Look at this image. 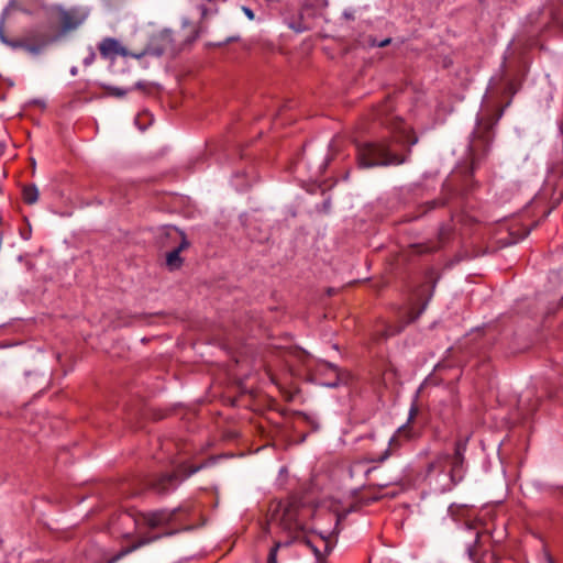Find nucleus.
<instances>
[{"instance_id": "nucleus-1", "label": "nucleus", "mask_w": 563, "mask_h": 563, "mask_svg": "<svg viewBox=\"0 0 563 563\" xmlns=\"http://www.w3.org/2000/svg\"><path fill=\"white\" fill-rule=\"evenodd\" d=\"M391 110L390 101L386 100L374 113V119L388 129V135L356 142V162L360 167L398 166L409 162L411 147L418 143V136L401 118L391 115Z\"/></svg>"}, {"instance_id": "nucleus-2", "label": "nucleus", "mask_w": 563, "mask_h": 563, "mask_svg": "<svg viewBox=\"0 0 563 563\" xmlns=\"http://www.w3.org/2000/svg\"><path fill=\"white\" fill-rule=\"evenodd\" d=\"M517 87L512 80H507L501 89L504 96H509L505 104H501L498 98L486 95L483 99L482 107L476 117V124L471 134L470 155L471 166L465 169L464 181L467 190L473 189V185H468L472 180L474 170L479 162L488 154L493 141L495 139V126L504 115L505 109L511 103V98L516 95Z\"/></svg>"}, {"instance_id": "nucleus-3", "label": "nucleus", "mask_w": 563, "mask_h": 563, "mask_svg": "<svg viewBox=\"0 0 563 563\" xmlns=\"http://www.w3.org/2000/svg\"><path fill=\"white\" fill-rule=\"evenodd\" d=\"M194 515L195 510L191 505L181 504L173 509L162 508L140 512L137 518H133L130 514H123L121 519H132L136 525L142 523L151 530H159L158 533L139 542V545H143L162 538L173 537L184 531L194 530L196 528L192 522Z\"/></svg>"}, {"instance_id": "nucleus-4", "label": "nucleus", "mask_w": 563, "mask_h": 563, "mask_svg": "<svg viewBox=\"0 0 563 563\" xmlns=\"http://www.w3.org/2000/svg\"><path fill=\"white\" fill-rule=\"evenodd\" d=\"M203 464L186 466L181 465L172 472H163L153 475L134 477L120 484V492L124 497H133L145 490L158 496H167L174 493L183 481L197 473Z\"/></svg>"}, {"instance_id": "nucleus-5", "label": "nucleus", "mask_w": 563, "mask_h": 563, "mask_svg": "<svg viewBox=\"0 0 563 563\" xmlns=\"http://www.w3.org/2000/svg\"><path fill=\"white\" fill-rule=\"evenodd\" d=\"M424 278L426 282L421 283L412 290L407 306L398 308L397 316L399 324L388 325L386 336L399 334L407 325L416 322L426 311L434 295L440 276L434 267H429L424 272Z\"/></svg>"}, {"instance_id": "nucleus-6", "label": "nucleus", "mask_w": 563, "mask_h": 563, "mask_svg": "<svg viewBox=\"0 0 563 563\" xmlns=\"http://www.w3.org/2000/svg\"><path fill=\"white\" fill-rule=\"evenodd\" d=\"M55 11L57 14L58 29H51L49 31L35 29L41 55L51 45L59 42L68 33L77 30L86 19V15L75 8L64 9L63 7H57Z\"/></svg>"}, {"instance_id": "nucleus-7", "label": "nucleus", "mask_w": 563, "mask_h": 563, "mask_svg": "<svg viewBox=\"0 0 563 563\" xmlns=\"http://www.w3.org/2000/svg\"><path fill=\"white\" fill-rule=\"evenodd\" d=\"M468 440V435H457L453 444V452L448 453L449 477L453 485L461 483L467 472L468 465L465 453Z\"/></svg>"}, {"instance_id": "nucleus-8", "label": "nucleus", "mask_w": 563, "mask_h": 563, "mask_svg": "<svg viewBox=\"0 0 563 563\" xmlns=\"http://www.w3.org/2000/svg\"><path fill=\"white\" fill-rule=\"evenodd\" d=\"M332 161V156L325 155H308L302 150V153L295 159L294 169L295 172L307 170L310 180H319L323 177L329 164Z\"/></svg>"}, {"instance_id": "nucleus-9", "label": "nucleus", "mask_w": 563, "mask_h": 563, "mask_svg": "<svg viewBox=\"0 0 563 563\" xmlns=\"http://www.w3.org/2000/svg\"><path fill=\"white\" fill-rule=\"evenodd\" d=\"M453 228L450 224H442L439 228L437 241H428L422 243L410 244L411 254L424 255L434 253L444 247L453 238Z\"/></svg>"}, {"instance_id": "nucleus-10", "label": "nucleus", "mask_w": 563, "mask_h": 563, "mask_svg": "<svg viewBox=\"0 0 563 563\" xmlns=\"http://www.w3.org/2000/svg\"><path fill=\"white\" fill-rule=\"evenodd\" d=\"M0 41L12 49H23L31 56H40V47L36 31L31 30L18 38H10L4 35L2 24L0 25Z\"/></svg>"}, {"instance_id": "nucleus-11", "label": "nucleus", "mask_w": 563, "mask_h": 563, "mask_svg": "<svg viewBox=\"0 0 563 563\" xmlns=\"http://www.w3.org/2000/svg\"><path fill=\"white\" fill-rule=\"evenodd\" d=\"M172 35V31L169 30L162 31L159 34H157L150 41V43L142 52L131 54V57L140 59L147 55L155 57L163 56L169 48L173 47Z\"/></svg>"}, {"instance_id": "nucleus-12", "label": "nucleus", "mask_w": 563, "mask_h": 563, "mask_svg": "<svg viewBox=\"0 0 563 563\" xmlns=\"http://www.w3.org/2000/svg\"><path fill=\"white\" fill-rule=\"evenodd\" d=\"M296 540L302 544H305L307 548H309L312 553L316 556L317 563H324L325 556L330 554V552L333 549V544L331 540L328 537H324L322 534L313 536H302L296 538ZM291 543L295 541L290 540Z\"/></svg>"}, {"instance_id": "nucleus-13", "label": "nucleus", "mask_w": 563, "mask_h": 563, "mask_svg": "<svg viewBox=\"0 0 563 563\" xmlns=\"http://www.w3.org/2000/svg\"><path fill=\"white\" fill-rule=\"evenodd\" d=\"M317 372L320 375H325L328 378L321 382V385L336 388L340 385H346L350 379V373L342 371L338 365L328 361H321L318 363Z\"/></svg>"}, {"instance_id": "nucleus-14", "label": "nucleus", "mask_w": 563, "mask_h": 563, "mask_svg": "<svg viewBox=\"0 0 563 563\" xmlns=\"http://www.w3.org/2000/svg\"><path fill=\"white\" fill-rule=\"evenodd\" d=\"M300 506V501L296 498L287 503L280 518V523L284 529L288 531L301 530V525L298 521Z\"/></svg>"}, {"instance_id": "nucleus-15", "label": "nucleus", "mask_w": 563, "mask_h": 563, "mask_svg": "<svg viewBox=\"0 0 563 563\" xmlns=\"http://www.w3.org/2000/svg\"><path fill=\"white\" fill-rule=\"evenodd\" d=\"M100 55L104 59H113L120 55L123 57L131 56V52L122 46L120 42L114 37H104L98 45Z\"/></svg>"}, {"instance_id": "nucleus-16", "label": "nucleus", "mask_w": 563, "mask_h": 563, "mask_svg": "<svg viewBox=\"0 0 563 563\" xmlns=\"http://www.w3.org/2000/svg\"><path fill=\"white\" fill-rule=\"evenodd\" d=\"M180 236L181 241L179 245L166 254V266L170 272L181 268L184 258L180 256V253L190 246V242L183 231L180 232Z\"/></svg>"}, {"instance_id": "nucleus-17", "label": "nucleus", "mask_w": 563, "mask_h": 563, "mask_svg": "<svg viewBox=\"0 0 563 563\" xmlns=\"http://www.w3.org/2000/svg\"><path fill=\"white\" fill-rule=\"evenodd\" d=\"M404 443H405V441L399 438L397 432H395L393 434V437L389 439L388 448L382 454H379L378 456L371 457L367 461L371 462V463H378V464H380V463L385 462L391 455L396 454L401 449Z\"/></svg>"}, {"instance_id": "nucleus-18", "label": "nucleus", "mask_w": 563, "mask_h": 563, "mask_svg": "<svg viewBox=\"0 0 563 563\" xmlns=\"http://www.w3.org/2000/svg\"><path fill=\"white\" fill-rule=\"evenodd\" d=\"M153 314H147V313H135V314H131V313H128L125 311H119L118 314H117V323L119 327H130V325H133L137 322H144L146 321L148 318H151Z\"/></svg>"}, {"instance_id": "nucleus-19", "label": "nucleus", "mask_w": 563, "mask_h": 563, "mask_svg": "<svg viewBox=\"0 0 563 563\" xmlns=\"http://www.w3.org/2000/svg\"><path fill=\"white\" fill-rule=\"evenodd\" d=\"M446 464H448V453L446 452L438 453L435 455V457L427 464L424 478L429 477L435 471H439L440 473L444 472Z\"/></svg>"}, {"instance_id": "nucleus-20", "label": "nucleus", "mask_w": 563, "mask_h": 563, "mask_svg": "<svg viewBox=\"0 0 563 563\" xmlns=\"http://www.w3.org/2000/svg\"><path fill=\"white\" fill-rule=\"evenodd\" d=\"M292 416L302 422L307 428H309V432H317L320 429V423L318 419L313 416H310L303 411H294Z\"/></svg>"}, {"instance_id": "nucleus-21", "label": "nucleus", "mask_w": 563, "mask_h": 563, "mask_svg": "<svg viewBox=\"0 0 563 563\" xmlns=\"http://www.w3.org/2000/svg\"><path fill=\"white\" fill-rule=\"evenodd\" d=\"M396 432L405 442L413 441L420 438V433L415 430L412 423H404L396 430Z\"/></svg>"}, {"instance_id": "nucleus-22", "label": "nucleus", "mask_w": 563, "mask_h": 563, "mask_svg": "<svg viewBox=\"0 0 563 563\" xmlns=\"http://www.w3.org/2000/svg\"><path fill=\"white\" fill-rule=\"evenodd\" d=\"M533 227H525V225H521V227H512L509 231V240H508V244H515L521 240H523L525 238H527L531 230H532Z\"/></svg>"}, {"instance_id": "nucleus-23", "label": "nucleus", "mask_w": 563, "mask_h": 563, "mask_svg": "<svg viewBox=\"0 0 563 563\" xmlns=\"http://www.w3.org/2000/svg\"><path fill=\"white\" fill-rule=\"evenodd\" d=\"M360 492H361V488H356L352 492V496L357 499L355 503H353L347 509H346V514H350L352 511H356L358 510L363 505H369L374 501H377L380 499V497L378 496H375V497H372V498H367V499H364V498H361L360 497Z\"/></svg>"}, {"instance_id": "nucleus-24", "label": "nucleus", "mask_w": 563, "mask_h": 563, "mask_svg": "<svg viewBox=\"0 0 563 563\" xmlns=\"http://www.w3.org/2000/svg\"><path fill=\"white\" fill-rule=\"evenodd\" d=\"M22 199L26 205H34L38 200V189L35 184L23 186Z\"/></svg>"}, {"instance_id": "nucleus-25", "label": "nucleus", "mask_w": 563, "mask_h": 563, "mask_svg": "<svg viewBox=\"0 0 563 563\" xmlns=\"http://www.w3.org/2000/svg\"><path fill=\"white\" fill-rule=\"evenodd\" d=\"M444 205H445V201L442 199H434V200L428 201L418 207L419 213L417 216L410 218L409 221L418 219V218L422 217L423 214L428 213L429 211L434 210L439 207H443Z\"/></svg>"}, {"instance_id": "nucleus-26", "label": "nucleus", "mask_w": 563, "mask_h": 563, "mask_svg": "<svg viewBox=\"0 0 563 563\" xmlns=\"http://www.w3.org/2000/svg\"><path fill=\"white\" fill-rule=\"evenodd\" d=\"M289 545H291V541H286V542L276 541L268 552L267 563H277L278 550L283 547H289Z\"/></svg>"}, {"instance_id": "nucleus-27", "label": "nucleus", "mask_w": 563, "mask_h": 563, "mask_svg": "<svg viewBox=\"0 0 563 563\" xmlns=\"http://www.w3.org/2000/svg\"><path fill=\"white\" fill-rule=\"evenodd\" d=\"M481 538H482V533L476 532L474 542L472 544L467 545L466 551H467L468 558L473 561H475V559H476L477 548L479 547Z\"/></svg>"}, {"instance_id": "nucleus-28", "label": "nucleus", "mask_w": 563, "mask_h": 563, "mask_svg": "<svg viewBox=\"0 0 563 563\" xmlns=\"http://www.w3.org/2000/svg\"><path fill=\"white\" fill-rule=\"evenodd\" d=\"M418 395H419V391H417L415 399L410 405L408 419L406 421L407 423H412L419 413Z\"/></svg>"}, {"instance_id": "nucleus-29", "label": "nucleus", "mask_w": 563, "mask_h": 563, "mask_svg": "<svg viewBox=\"0 0 563 563\" xmlns=\"http://www.w3.org/2000/svg\"><path fill=\"white\" fill-rule=\"evenodd\" d=\"M109 95L118 98H122L128 93V89L119 88V87H106Z\"/></svg>"}, {"instance_id": "nucleus-30", "label": "nucleus", "mask_w": 563, "mask_h": 563, "mask_svg": "<svg viewBox=\"0 0 563 563\" xmlns=\"http://www.w3.org/2000/svg\"><path fill=\"white\" fill-rule=\"evenodd\" d=\"M19 233H20V236H21L23 240H25V241L30 240V239H31V236H32V228H31V224L27 222V223H26V227L21 228V229L19 230Z\"/></svg>"}, {"instance_id": "nucleus-31", "label": "nucleus", "mask_w": 563, "mask_h": 563, "mask_svg": "<svg viewBox=\"0 0 563 563\" xmlns=\"http://www.w3.org/2000/svg\"><path fill=\"white\" fill-rule=\"evenodd\" d=\"M391 41L393 40L390 37H387L383 41H377L376 38H374L371 41V45L374 47H385V46L389 45L391 43Z\"/></svg>"}, {"instance_id": "nucleus-32", "label": "nucleus", "mask_w": 563, "mask_h": 563, "mask_svg": "<svg viewBox=\"0 0 563 563\" xmlns=\"http://www.w3.org/2000/svg\"><path fill=\"white\" fill-rule=\"evenodd\" d=\"M290 27L292 30H295L297 33H301V32H305L308 30V27L306 25H303L301 21H299L297 23H291Z\"/></svg>"}, {"instance_id": "nucleus-33", "label": "nucleus", "mask_w": 563, "mask_h": 563, "mask_svg": "<svg viewBox=\"0 0 563 563\" xmlns=\"http://www.w3.org/2000/svg\"><path fill=\"white\" fill-rule=\"evenodd\" d=\"M95 58H96V54H95V52H92V51H91V52L88 54V56H87V57H85V59H84V65H85V66H89V65H91V64L93 63Z\"/></svg>"}, {"instance_id": "nucleus-34", "label": "nucleus", "mask_w": 563, "mask_h": 563, "mask_svg": "<svg viewBox=\"0 0 563 563\" xmlns=\"http://www.w3.org/2000/svg\"><path fill=\"white\" fill-rule=\"evenodd\" d=\"M313 5L317 7L318 9H324L328 5V1L327 0H314Z\"/></svg>"}, {"instance_id": "nucleus-35", "label": "nucleus", "mask_w": 563, "mask_h": 563, "mask_svg": "<svg viewBox=\"0 0 563 563\" xmlns=\"http://www.w3.org/2000/svg\"><path fill=\"white\" fill-rule=\"evenodd\" d=\"M389 485H390V483L377 484V485H376V484H369V485L367 486V488H378V489H383V488H385V487H387V486H389Z\"/></svg>"}, {"instance_id": "nucleus-36", "label": "nucleus", "mask_w": 563, "mask_h": 563, "mask_svg": "<svg viewBox=\"0 0 563 563\" xmlns=\"http://www.w3.org/2000/svg\"><path fill=\"white\" fill-rule=\"evenodd\" d=\"M243 11L245 13V15L249 18V19H254V12L252 9L247 8V7H243Z\"/></svg>"}, {"instance_id": "nucleus-37", "label": "nucleus", "mask_w": 563, "mask_h": 563, "mask_svg": "<svg viewBox=\"0 0 563 563\" xmlns=\"http://www.w3.org/2000/svg\"><path fill=\"white\" fill-rule=\"evenodd\" d=\"M545 560L548 563H556L555 560L553 559V556L549 552L545 553Z\"/></svg>"}, {"instance_id": "nucleus-38", "label": "nucleus", "mask_w": 563, "mask_h": 563, "mask_svg": "<svg viewBox=\"0 0 563 563\" xmlns=\"http://www.w3.org/2000/svg\"><path fill=\"white\" fill-rule=\"evenodd\" d=\"M135 89L143 90L145 88V84L143 81H137L134 86Z\"/></svg>"}, {"instance_id": "nucleus-39", "label": "nucleus", "mask_w": 563, "mask_h": 563, "mask_svg": "<svg viewBox=\"0 0 563 563\" xmlns=\"http://www.w3.org/2000/svg\"><path fill=\"white\" fill-rule=\"evenodd\" d=\"M308 433H309V432L301 433V434L299 435V441H298V442H299V443L305 442V441H306V439H307V437H308Z\"/></svg>"}, {"instance_id": "nucleus-40", "label": "nucleus", "mask_w": 563, "mask_h": 563, "mask_svg": "<svg viewBox=\"0 0 563 563\" xmlns=\"http://www.w3.org/2000/svg\"><path fill=\"white\" fill-rule=\"evenodd\" d=\"M343 16H344L345 19H347V20H353V19H354L353 13H351V12H346V11L343 13Z\"/></svg>"}, {"instance_id": "nucleus-41", "label": "nucleus", "mask_w": 563, "mask_h": 563, "mask_svg": "<svg viewBox=\"0 0 563 563\" xmlns=\"http://www.w3.org/2000/svg\"><path fill=\"white\" fill-rule=\"evenodd\" d=\"M375 470H376V467H375V466H374V467H369V468H367V470H366V472H365V477H366V478H368V477H369V474H371L373 471H375Z\"/></svg>"}, {"instance_id": "nucleus-42", "label": "nucleus", "mask_w": 563, "mask_h": 563, "mask_svg": "<svg viewBox=\"0 0 563 563\" xmlns=\"http://www.w3.org/2000/svg\"><path fill=\"white\" fill-rule=\"evenodd\" d=\"M70 73H71V75H76V74H77V68H76V67H73V68L70 69Z\"/></svg>"}, {"instance_id": "nucleus-43", "label": "nucleus", "mask_w": 563, "mask_h": 563, "mask_svg": "<svg viewBox=\"0 0 563 563\" xmlns=\"http://www.w3.org/2000/svg\"><path fill=\"white\" fill-rule=\"evenodd\" d=\"M198 35H199V34H198V31H195V34L192 35V38H191V40H192V41H194V40H196V38L198 37Z\"/></svg>"}, {"instance_id": "nucleus-44", "label": "nucleus", "mask_w": 563, "mask_h": 563, "mask_svg": "<svg viewBox=\"0 0 563 563\" xmlns=\"http://www.w3.org/2000/svg\"><path fill=\"white\" fill-rule=\"evenodd\" d=\"M559 306L560 308H563V297L561 298Z\"/></svg>"}, {"instance_id": "nucleus-45", "label": "nucleus", "mask_w": 563, "mask_h": 563, "mask_svg": "<svg viewBox=\"0 0 563 563\" xmlns=\"http://www.w3.org/2000/svg\"><path fill=\"white\" fill-rule=\"evenodd\" d=\"M537 409H538V405H536V406L533 407V409H532V413H533L534 411H537Z\"/></svg>"}, {"instance_id": "nucleus-46", "label": "nucleus", "mask_w": 563, "mask_h": 563, "mask_svg": "<svg viewBox=\"0 0 563 563\" xmlns=\"http://www.w3.org/2000/svg\"><path fill=\"white\" fill-rule=\"evenodd\" d=\"M449 511L452 512L453 511V506H450L449 507Z\"/></svg>"}]
</instances>
